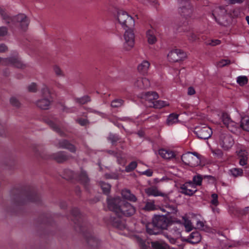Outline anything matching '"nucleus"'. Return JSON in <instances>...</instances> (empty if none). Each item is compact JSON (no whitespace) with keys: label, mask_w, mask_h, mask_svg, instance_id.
Returning <instances> with one entry per match:
<instances>
[{"label":"nucleus","mask_w":249,"mask_h":249,"mask_svg":"<svg viewBox=\"0 0 249 249\" xmlns=\"http://www.w3.org/2000/svg\"><path fill=\"white\" fill-rule=\"evenodd\" d=\"M107 203L109 209L119 218L130 217L136 213V209L132 204L123 200L120 197L108 198Z\"/></svg>","instance_id":"1"},{"label":"nucleus","mask_w":249,"mask_h":249,"mask_svg":"<svg viewBox=\"0 0 249 249\" xmlns=\"http://www.w3.org/2000/svg\"><path fill=\"white\" fill-rule=\"evenodd\" d=\"M71 214L74 217V219L72 220L77 221V227L79 228V231L83 232L89 231V236H86L88 243L91 246H97L99 243L98 240L91 234L90 232L91 226L82 219L79 210L77 208L73 209L71 211Z\"/></svg>","instance_id":"2"},{"label":"nucleus","mask_w":249,"mask_h":249,"mask_svg":"<svg viewBox=\"0 0 249 249\" xmlns=\"http://www.w3.org/2000/svg\"><path fill=\"white\" fill-rule=\"evenodd\" d=\"M0 14L7 24L10 23L15 24L16 22L19 23L20 27L23 30H25L29 25V20L24 14H21L14 17H10L1 7H0Z\"/></svg>","instance_id":"3"},{"label":"nucleus","mask_w":249,"mask_h":249,"mask_svg":"<svg viewBox=\"0 0 249 249\" xmlns=\"http://www.w3.org/2000/svg\"><path fill=\"white\" fill-rule=\"evenodd\" d=\"M179 4L178 12L186 19L191 18L194 14V8L190 0H177Z\"/></svg>","instance_id":"4"},{"label":"nucleus","mask_w":249,"mask_h":249,"mask_svg":"<svg viewBox=\"0 0 249 249\" xmlns=\"http://www.w3.org/2000/svg\"><path fill=\"white\" fill-rule=\"evenodd\" d=\"M42 98L36 101V106L42 109H48L50 108L53 99L49 88L44 85L41 89Z\"/></svg>","instance_id":"5"},{"label":"nucleus","mask_w":249,"mask_h":249,"mask_svg":"<svg viewBox=\"0 0 249 249\" xmlns=\"http://www.w3.org/2000/svg\"><path fill=\"white\" fill-rule=\"evenodd\" d=\"M117 19L124 29L127 28H133L134 27L135 21L134 19L125 11H120L118 12Z\"/></svg>","instance_id":"6"},{"label":"nucleus","mask_w":249,"mask_h":249,"mask_svg":"<svg viewBox=\"0 0 249 249\" xmlns=\"http://www.w3.org/2000/svg\"><path fill=\"white\" fill-rule=\"evenodd\" d=\"M0 65L4 66L11 65L18 69H24L26 67V64L21 61L18 55L7 58L0 57Z\"/></svg>","instance_id":"7"},{"label":"nucleus","mask_w":249,"mask_h":249,"mask_svg":"<svg viewBox=\"0 0 249 249\" xmlns=\"http://www.w3.org/2000/svg\"><path fill=\"white\" fill-rule=\"evenodd\" d=\"M212 16L219 24L226 26L228 24L227 10L223 7H216L212 12Z\"/></svg>","instance_id":"8"},{"label":"nucleus","mask_w":249,"mask_h":249,"mask_svg":"<svg viewBox=\"0 0 249 249\" xmlns=\"http://www.w3.org/2000/svg\"><path fill=\"white\" fill-rule=\"evenodd\" d=\"M181 160L185 164L191 167H195L200 163V159L196 152H188L183 154Z\"/></svg>","instance_id":"9"},{"label":"nucleus","mask_w":249,"mask_h":249,"mask_svg":"<svg viewBox=\"0 0 249 249\" xmlns=\"http://www.w3.org/2000/svg\"><path fill=\"white\" fill-rule=\"evenodd\" d=\"M133 28H127L125 29V32L124 37L125 42L124 44V48L126 51L130 50L134 45V34L133 33Z\"/></svg>","instance_id":"10"},{"label":"nucleus","mask_w":249,"mask_h":249,"mask_svg":"<svg viewBox=\"0 0 249 249\" xmlns=\"http://www.w3.org/2000/svg\"><path fill=\"white\" fill-rule=\"evenodd\" d=\"M195 132L198 138L204 140L209 139L213 133L212 129L206 125H200L196 127Z\"/></svg>","instance_id":"11"},{"label":"nucleus","mask_w":249,"mask_h":249,"mask_svg":"<svg viewBox=\"0 0 249 249\" xmlns=\"http://www.w3.org/2000/svg\"><path fill=\"white\" fill-rule=\"evenodd\" d=\"M38 200V196L36 194L32 193L17 196L15 203L17 205H20L29 202H36Z\"/></svg>","instance_id":"12"},{"label":"nucleus","mask_w":249,"mask_h":249,"mask_svg":"<svg viewBox=\"0 0 249 249\" xmlns=\"http://www.w3.org/2000/svg\"><path fill=\"white\" fill-rule=\"evenodd\" d=\"M219 144L224 150H228L233 145L234 140L230 134L222 133L219 136Z\"/></svg>","instance_id":"13"},{"label":"nucleus","mask_w":249,"mask_h":249,"mask_svg":"<svg viewBox=\"0 0 249 249\" xmlns=\"http://www.w3.org/2000/svg\"><path fill=\"white\" fill-rule=\"evenodd\" d=\"M153 219L154 224L160 229V231L163 230L167 229L170 222L168 218L163 215H156Z\"/></svg>","instance_id":"14"},{"label":"nucleus","mask_w":249,"mask_h":249,"mask_svg":"<svg viewBox=\"0 0 249 249\" xmlns=\"http://www.w3.org/2000/svg\"><path fill=\"white\" fill-rule=\"evenodd\" d=\"M186 53L180 49L172 50L168 54V58L169 61L172 62L181 61L186 58Z\"/></svg>","instance_id":"15"},{"label":"nucleus","mask_w":249,"mask_h":249,"mask_svg":"<svg viewBox=\"0 0 249 249\" xmlns=\"http://www.w3.org/2000/svg\"><path fill=\"white\" fill-rule=\"evenodd\" d=\"M180 190L181 193L190 196H192L197 191L195 184L191 181L187 182L182 185Z\"/></svg>","instance_id":"16"},{"label":"nucleus","mask_w":249,"mask_h":249,"mask_svg":"<svg viewBox=\"0 0 249 249\" xmlns=\"http://www.w3.org/2000/svg\"><path fill=\"white\" fill-rule=\"evenodd\" d=\"M134 86L141 89H144L150 87L149 80L145 77H138L135 78L133 81Z\"/></svg>","instance_id":"17"},{"label":"nucleus","mask_w":249,"mask_h":249,"mask_svg":"<svg viewBox=\"0 0 249 249\" xmlns=\"http://www.w3.org/2000/svg\"><path fill=\"white\" fill-rule=\"evenodd\" d=\"M47 124L54 131L60 136H64L65 135L64 133L60 128V122L58 120L54 119L53 120H48Z\"/></svg>","instance_id":"18"},{"label":"nucleus","mask_w":249,"mask_h":249,"mask_svg":"<svg viewBox=\"0 0 249 249\" xmlns=\"http://www.w3.org/2000/svg\"><path fill=\"white\" fill-rule=\"evenodd\" d=\"M222 121L224 124L231 132H234L236 130V124L231 121L229 116L226 113H223L222 116Z\"/></svg>","instance_id":"19"},{"label":"nucleus","mask_w":249,"mask_h":249,"mask_svg":"<svg viewBox=\"0 0 249 249\" xmlns=\"http://www.w3.org/2000/svg\"><path fill=\"white\" fill-rule=\"evenodd\" d=\"M145 192L148 196L167 197V195L166 194L159 191L156 186H151L145 189Z\"/></svg>","instance_id":"20"},{"label":"nucleus","mask_w":249,"mask_h":249,"mask_svg":"<svg viewBox=\"0 0 249 249\" xmlns=\"http://www.w3.org/2000/svg\"><path fill=\"white\" fill-rule=\"evenodd\" d=\"M57 146L60 148L67 149L72 153H75L76 151V147L66 140L59 142Z\"/></svg>","instance_id":"21"},{"label":"nucleus","mask_w":249,"mask_h":249,"mask_svg":"<svg viewBox=\"0 0 249 249\" xmlns=\"http://www.w3.org/2000/svg\"><path fill=\"white\" fill-rule=\"evenodd\" d=\"M163 212L166 213L168 214L176 213L177 212V207L175 204L170 203H165L160 208Z\"/></svg>","instance_id":"22"},{"label":"nucleus","mask_w":249,"mask_h":249,"mask_svg":"<svg viewBox=\"0 0 249 249\" xmlns=\"http://www.w3.org/2000/svg\"><path fill=\"white\" fill-rule=\"evenodd\" d=\"M53 158L57 162L61 163L69 160L71 158V156L67 155L65 152L61 151L53 154Z\"/></svg>","instance_id":"23"},{"label":"nucleus","mask_w":249,"mask_h":249,"mask_svg":"<svg viewBox=\"0 0 249 249\" xmlns=\"http://www.w3.org/2000/svg\"><path fill=\"white\" fill-rule=\"evenodd\" d=\"M238 158L239 159V164L240 165L244 166L247 164L248 153L244 149H240L236 151Z\"/></svg>","instance_id":"24"},{"label":"nucleus","mask_w":249,"mask_h":249,"mask_svg":"<svg viewBox=\"0 0 249 249\" xmlns=\"http://www.w3.org/2000/svg\"><path fill=\"white\" fill-rule=\"evenodd\" d=\"M159 154L160 156L165 160H170L175 157V153L169 149H160L159 150Z\"/></svg>","instance_id":"25"},{"label":"nucleus","mask_w":249,"mask_h":249,"mask_svg":"<svg viewBox=\"0 0 249 249\" xmlns=\"http://www.w3.org/2000/svg\"><path fill=\"white\" fill-rule=\"evenodd\" d=\"M142 98L149 103V105H151V102H155V100L159 98V95L155 91H149L145 92L143 95Z\"/></svg>","instance_id":"26"},{"label":"nucleus","mask_w":249,"mask_h":249,"mask_svg":"<svg viewBox=\"0 0 249 249\" xmlns=\"http://www.w3.org/2000/svg\"><path fill=\"white\" fill-rule=\"evenodd\" d=\"M122 197L128 201L135 202L137 200V198L136 196L132 194L129 190L124 189L122 191L121 193Z\"/></svg>","instance_id":"27"},{"label":"nucleus","mask_w":249,"mask_h":249,"mask_svg":"<svg viewBox=\"0 0 249 249\" xmlns=\"http://www.w3.org/2000/svg\"><path fill=\"white\" fill-rule=\"evenodd\" d=\"M146 231L149 234H158L160 232V229L154 224L153 219L152 222L149 223L146 226Z\"/></svg>","instance_id":"28"},{"label":"nucleus","mask_w":249,"mask_h":249,"mask_svg":"<svg viewBox=\"0 0 249 249\" xmlns=\"http://www.w3.org/2000/svg\"><path fill=\"white\" fill-rule=\"evenodd\" d=\"M201 235L198 231H194L191 233L187 239V241L193 244H196L201 241Z\"/></svg>","instance_id":"29"},{"label":"nucleus","mask_w":249,"mask_h":249,"mask_svg":"<svg viewBox=\"0 0 249 249\" xmlns=\"http://www.w3.org/2000/svg\"><path fill=\"white\" fill-rule=\"evenodd\" d=\"M150 63L147 60H143L138 66V70L139 72L145 74L147 72L150 67Z\"/></svg>","instance_id":"30"},{"label":"nucleus","mask_w":249,"mask_h":249,"mask_svg":"<svg viewBox=\"0 0 249 249\" xmlns=\"http://www.w3.org/2000/svg\"><path fill=\"white\" fill-rule=\"evenodd\" d=\"M146 105L149 107H153L156 108H160L165 106H168L169 104H167L166 102L158 100L155 101V102H152L151 105L147 104Z\"/></svg>","instance_id":"31"},{"label":"nucleus","mask_w":249,"mask_h":249,"mask_svg":"<svg viewBox=\"0 0 249 249\" xmlns=\"http://www.w3.org/2000/svg\"><path fill=\"white\" fill-rule=\"evenodd\" d=\"M146 36L149 43L152 44L156 42L157 39L154 35V30H148L146 32Z\"/></svg>","instance_id":"32"},{"label":"nucleus","mask_w":249,"mask_h":249,"mask_svg":"<svg viewBox=\"0 0 249 249\" xmlns=\"http://www.w3.org/2000/svg\"><path fill=\"white\" fill-rule=\"evenodd\" d=\"M178 115L177 114H171L168 117L166 123L168 125H172L178 122Z\"/></svg>","instance_id":"33"},{"label":"nucleus","mask_w":249,"mask_h":249,"mask_svg":"<svg viewBox=\"0 0 249 249\" xmlns=\"http://www.w3.org/2000/svg\"><path fill=\"white\" fill-rule=\"evenodd\" d=\"M143 209L147 211H151L156 210V207L154 200H149L145 202V205Z\"/></svg>","instance_id":"34"},{"label":"nucleus","mask_w":249,"mask_h":249,"mask_svg":"<svg viewBox=\"0 0 249 249\" xmlns=\"http://www.w3.org/2000/svg\"><path fill=\"white\" fill-rule=\"evenodd\" d=\"M74 101L80 105H84L90 101V97L86 95L81 98H75Z\"/></svg>","instance_id":"35"},{"label":"nucleus","mask_w":249,"mask_h":249,"mask_svg":"<svg viewBox=\"0 0 249 249\" xmlns=\"http://www.w3.org/2000/svg\"><path fill=\"white\" fill-rule=\"evenodd\" d=\"M240 126L244 130L249 131V118L247 117L242 118Z\"/></svg>","instance_id":"36"},{"label":"nucleus","mask_w":249,"mask_h":249,"mask_svg":"<svg viewBox=\"0 0 249 249\" xmlns=\"http://www.w3.org/2000/svg\"><path fill=\"white\" fill-rule=\"evenodd\" d=\"M99 184L103 193L106 194H108L110 192L111 188L110 185L103 181H100Z\"/></svg>","instance_id":"37"},{"label":"nucleus","mask_w":249,"mask_h":249,"mask_svg":"<svg viewBox=\"0 0 249 249\" xmlns=\"http://www.w3.org/2000/svg\"><path fill=\"white\" fill-rule=\"evenodd\" d=\"M151 246L153 249H166V244L158 241L152 242Z\"/></svg>","instance_id":"38"},{"label":"nucleus","mask_w":249,"mask_h":249,"mask_svg":"<svg viewBox=\"0 0 249 249\" xmlns=\"http://www.w3.org/2000/svg\"><path fill=\"white\" fill-rule=\"evenodd\" d=\"M231 174L234 177L242 176L243 174V170L240 168H234L230 170Z\"/></svg>","instance_id":"39"},{"label":"nucleus","mask_w":249,"mask_h":249,"mask_svg":"<svg viewBox=\"0 0 249 249\" xmlns=\"http://www.w3.org/2000/svg\"><path fill=\"white\" fill-rule=\"evenodd\" d=\"M53 71L54 72L55 74L58 77H64L65 76V74L64 71L61 70V69L57 65H54L53 66Z\"/></svg>","instance_id":"40"},{"label":"nucleus","mask_w":249,"mask_h":249,"mask_svg":"<svg viewBox=\"0 0 249 249\" xmlns=\"http://www.w3.org/2000/svg\"><path fill=\"white\" fill-rule=\"evenodd\" d=\"M10 103L11 105L17 108H19L21 106V104L19 100L16 97H12L10 99Z\"/></svg>","instance_id":"41"},{"label":"nucleus","mask_w":249,"mask_h":249,"mask_svg":"<svg viewBox=\"0 0 249 249\" xmlns=\"http://www.w3.org/2000/svg\"><path fill=\"white\" fill-rule=\"evenodd\" d=\"M124 104V101L121 99H116L113 100L111 103V106L112 107H119Z\"/></svg>","instance_id":"42"},{"label":"nucleus","mask_w":249,"mask_h":249,"mask_svg":"<svg viewBox=\"0 0 249 249\" xmlns=\"http://www.w3.org/2000/svg\"><path fill=\"white\" fill-rule=\"evenodd\" d=\"M248 81V79L247 76H238L237 78V83L242 86L246 84H247Z\"/></svg>","instance_id":"43"},{"label":"nucleus","mask_w":249,"mask_h":249,"mask_svg":"<svg viewBox=\"0 0 249 249\" xmlns=\"http://www.w3.org/2000/svg\"><path fill=\"white\" fill-rule=\"evenodd\" d=\"M202 180V177L200 175H197L196 176H195L193 177V181L192 182L194 184H195V186L196 187V185H201V182Z\"/></svg>","instance_id":"44"},{"label":"nucleus","mask_w":249,"mask_h":249,"mask_svg":"<svg viewBox=\"0 0 249 249\" xmlns=\"http://www.w3.org/2000/svg\"><path fill=\"white\" fill-rule=\"evenodd\" d=\"M79 179L84 183L88 182L89 179L85 172L82 171L79 175Z\"/></svg>","instance_id":"45"},{"label":"nucleus","mask_w":249,"mask_h":249,"mask_svg":"<svg viewBox=\"0 0 249 249\" xmlns=\"http://www.w3.org/2000/svg\"><path fill=\"white\" fill-rule=\"evenodd\" d=\"M137 166V163L135 161H132L130 162L126 167L125 171L127 172H131V171L135 169Z\"/></svg>","instance_id":"46"},{"label":"nucleus","mask_w":249,"mask_h":249,"mask_svg":"<svg viewBox=\"0 0 249 249\" xmlns=\"http://www.w3.org/2000/svg\"><path fill=\"white\" fill-rule=\"evenodd\" d=\"M64 173L65 177L64 178L67 179H71L74 177V173L70 170H65Z\"/></svg>","instance_id":"47"},{"label":"nucleus","mask_w":249,"mask_h":249,"mask_svg":"<svg viewBox=\"0 0 249 249\" xmlns=\"http://www.w3.org/2000/svg\"><path fill=\"white\" fill-rule=\"evenodd\" d=\"M184 225L187 231L189 232L193 230L192 223L190 220L188 219H185Z\"/></svg>","instance_id":"48"},{"label":"nucleus","mask_w":249,"mask_h":249,"mask_svg":"<svg viewBox=\"0 0 249 249\" xmlns=\"http://www.w3.org/2000/svg\"><path fill=\"white\" fill-rule=\"evenodd\" d=\"M212 200L211 203L214 206H217L219 204L218 200V195L216 194H213L211 196Z\"/></svg>","instance_id":"49"},{"label":"nucleus","mask_w":249,"mask_h":249,"mask_svg":"<svg viewBox=\"0 0 249 249\" xmlns=\"http://www.w3.org/2000/svg\"><path fill=\"white\" fill-rule=\"evenodd\" d=\"M28 90L31 92H36L37 90L36 84L35 83H31L28 86Z\"/></svg>","instance_id":"50"},{"label":"nucleus","mask_w":249,"mask_h":249,"mask_svg":"<svg viewBox=\"0 0 249 249\" xmlns=\"http://www.w3.org/2000/svg\"><path fill=\"white\" fill-rule=\"evenodd\" d=\"M187 36L188 39L191 41H195L198 38L197 35L195 33L193 32L189 33Z\"/></svg>","instance_id":"51"},{"label":"nucleus","mask_w":249,"mask_h":249,"mask_svg":"<svg viewBox=\"0 0 249 249\" xmlns=\"http://www.w3.org/2000/svg\"><path fill=\"white\" fill-rule=\"evenodd\" d=\"M230 63V61L228 59H223L219 61L217 66L219 67H224Z\"/></svg>","instance_id":"52"},{"label":"nucleus","mask_w":249,"mask_h":249,"mask_svg":"<svg viewBox=\"0 0 249 249\" xmlns=\"http://www.w3.org/2000/svg\"><path fill=\"white\" fill-rule=\"evenodd\" d=\"M8 34V29L6 27H0V36H6Z\"/></svg>","instance_id":"53"},{"label":"nucleus","mask_w":249,"mask_h":249,"mask_svg":"<svg viewBox=\"0 0 249 249\" xmlns=\"http://www.w3.org/2000/svg\"><path fill=\"white\" fill-rule=\"evenodd\" d=\"M76 121L77 123L79 124L81 126H85L89 123L88 121L85 119H77Z\"/></svg>","instance_id":"54"},{"label":"nucleus","mask_w":249,"mask_h":249,"mask_svg":"<svg viewBox=\"0 0 249 249\" xmlns=\"http://www.w3.org/2000/svg\"><path fill=\"white\" fill-rule=\"evenodd\" d=\"M118 162L120 164L124 165L125 163V160L124 157L122 155H119L117 156Z\"/></svg>","instance_id":"55"},{"label":"nucleus","mask_w":249,"mask_h":249,"mask_svg":"<svg viewBox=\"0 0 249 249\" xmlns=\"http://www.w3.org/2000/svg\"><path fill=\"white\" fill-rule=\"evenodd\" d=\"M105 176L107 179H117L118 178V175L115 173L106 174Z\"/></svg>","instance_id":"56"},{"label":"nucleus","mask_w":249,"mask_h":249,"mask_svg":"<svg viewBox=\"0 0 249 249\" xmlns=\"http://www.w3.org/2000/svg\"><path fill=\"white\" fill-rule=\"evenodd\" d=\"M221 43V41L218 39L215 40H211L210 42L208 43V45H211L212 46H214L215 45L220 44Z\"/></svg>","instance_id":"57"},{"label":"nucleus","mask_w":249,"mask_h":249,"mask_svg":"<svg viewBox=\"0 0 249 249\" xmlns=\"http://www.w3.org/2000/svg\"><path fill=\"white\" fill-rule=\"evenodd\" d=\"M108 139L112 143L117 142L119 140L118 136L113 135H110Z\"/></svg>","instance_id":"58"},{"label":"nucleus","mask_w":249,"mask_h":249,"mask_svg":"<svg viewBox=\"0 0 249 249\" xmlns=\"http://www.w3.org/2000/svg\"><path fill=\"white\" fill-rule=\"evenodd\" d=\"M8 51L7 46L4 44H0V53H4Z\"/></svg>","instance_id":"59"},{"label":"nucleus","mask_w":249,"mask_h":249,"mask_svg":"<svg viewBox=\"0 0 249 249\" xmlns=\"http://www.w3.org/2000/svg\"><path fill=\"white\" fill-rule=\"evenodd\" d=\"M196 93V91L194 88L192 87H190L188 88L187 93L189 95H193L195 94Z\"/></svg>","instance_id":"60"},{"label":"nucleus","mask_w":249,"mask_h":249,"mask_svg":"<svg viewBox=\"0 0 249 249\" xmlns=\"http://www.w3.org/2000/svg\"><path fill=\"white\" fill-rule=\"evenodd\" d=\"M137 241L140 244V245L142 247V249H146L144 247L145 243L143 240H142L141 238L138 237L137 238Z\"/></svg>","instance_id":"61"},{"label":"nucleus","mask_w":249,"mask_h":249,"mask_svg":"<svg viewBox=\"0 0 249 249\" xmlns=\"http://www.w3.org/2000/svg\"><path fill=\"white\" fill-rule=\"evenodd\" d=\"M142 174L146 175L147 177H151L152 176L153 172L151 170H147L143 172Z\"/></svg>","instance_id":"62"},{"label":"nucleus","mask_w":249,"mask_h":249,"mask_svg":"<svg viewBox=\"0 0 249 249\" xmlns=\"http://www.w3.org/2000/svg\"><path fill=\"white\" fill-rule=\"evenodd\" d=\"M5 135V131L4 126L0 124V136H4Z\"/></svg>","instance_id":"63"},{"label":"nucleus","mask_w":249,"mask_h":249,"mask_svg":"<svg viewBox=\"0 0 249 249\" xmlns=\"http://www.w3.org/2000/svg\"><path fill=\"white\" fill-rule=\"evenodd\" d=\"M196 227L197 229H202L204 227V223L202 221H198L196 223Z\"/></svg>","instance_id":"64"}]
</instances>
